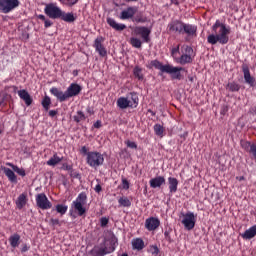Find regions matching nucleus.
<instances>
[{
	"mask_svg": "<svg viewBox=\"0 0 256 256\" xmlns=\"http://www.w3.org/2000/svg\"><path fill=\"white\" fill-rule=\"evenodd\" d=\"M108 224H109V219H107L106 217H102L100 219V225L102 228L106 227V225H108Z\"/></svg>",
	"mask_w": 256,
	"mask_h": 256,
	"instance_id": "nucleus-53",
	"label": "nucleus"
},
{
	"mask_svg": "<svg viewBox=\"0 0 256 256\" xmlns=\"http://www.w3.org/2000/svg\"><path fill=\"white\" fill-rule=\"evenodd\" d=\"M82 92V87L78 83H71L65 92L62 90L52 87L50 89V93L57 98V100L62 103L65 102L73 97L79 96Z\"/></svg>",
	"mask_w": 256,
	"mask_h": 256,
	"instance_id": "nucleus-2",
	"label": "nucleus"
},
{
	"mask_svg": "<svg viewBox=\"0 0 256 256\" xmlns=\"http://www.w3.org/2000/svg\"><path fill=\"white\" fill-rule=\"evenodd\" d=\"M160 225L161 222L157 217H149L145 221V228L147 231H155Z\"/></svg>",
	"mask_w": 256,
	"mask_h": 256,
	"instance_id": "nucleus-17",
	"label": "nucleus"
},
{
	"mask_svg": "<svg viewBox=\"0 0 256 256\" xmlns=\"http://www.w3.org/2000/svg\"><path fill=\"white\" fill-rule=\"evenodd\" d=\"M133 75L138 80H143L142 68L136 67L133 69Z\"/></svg>",
	"mask_w": 256,
	"mask_h": 256,
	"instance_id": "nucleus-43",
	"label": "nucleus"
},
{
	"mask_svg": "<svg viewBox=\"0 0 256 256\" xmlns=\"http://www.w3.org/2000/svg\"><path fill=\"white\" fill-rule=\"evenodd\" d=\"M242 71H243V77L246 84H249L250 87L256 86V80L251 75V71L249 70L248 66L246 64L242 65Z\"/></svg>",
	"mask_w": 256,
	"mask_h": 256,
	"instance_id": "nucleus-15",
	"label": "nucleus"
},
{
	"mask_svg": "<svg viewBox=\"0 0 256 256\" xmlns=\"http://www.w3.org/2000/svg\"><path fill=\"white\" fill-rule=\"evenodd\" d=\"M21 5L19 0H2L0 1V12L3 14H9L13 10L17 9Z\"/></svg>",
	"mask_w": 256,
	"mask_h": 256,
	"instance_id": "nucleus-8",
	"label": "nucleus"
},
{
	"mask_svg": "<svg viewBox=\"0 0 256 256\" xmlns=\"http://www.w3.org/2000/svg\"><path fill=\"white\" fill-rule=\"evenodd\" d=\"M6 106H7V103L5 102V99L3 98V99L0 101V107L5 108Z\"/></svg>",
	"mask_w": 256,
	"mask_h": 256,
	"instance_id": "nucleus-63",
	"label": "nucleus"
},
{
	"mask_svg": "<svg viewBox=\"0 0 256 256\" xmlns=\"http://www.w3.org/2000/svg\"><path fill=\"white\" fill-rule=\"evenodd\" d=\"M229 111V107L228 106H223L222 110H220V114L222 115H226Z\"/></svg>",
	"mask_w": 256,
	"mask_h": 256,
	"instance_id": "nucleus-57",
	"label": "nucleus"
},
{
	"mask_svg": "<svg viewBox=\"0 0 256 256\" xmlns=\"http://www.w3.org/2000/svg\"><path fill=\"white\" fill-rule=\"evenodd\" d=\"M184 24H185L184 22H182L181 20H178V19L171 20L169 22L168 26H166V31L170 35L171 34L182 35Z\"/></svg>",
	"mask_w": 256,
	"mask_h": 256,
	"instance_id": "nucleus-9",
	"label": "nucleus"
},
{
	"mask_svg": "<svg viewBox=\"0 0 256 256\" xmlns=\"http://www.w3.org/2000/svg\"><path fill=\"white\" fill-rule=\"evenodd\" d=\"M125 145L128 148L137 149V144L135 142L130 141V140H126Z\"/></svg>",
	"mask_w": 256,
	"mask_h": 256,
	"instance_id": "nucleus-48",
	"label": "nucleus"
},
{
	"mask_svg": "<svg viewBox=\"0 0 256 256\" xmlns=\"http://www.w3.org/2000/svg\"><path fill=\"white\" fill-rule=\"evenodd\" d=\"M253 145H255L254 143L248 142V141H242L241 142V147L244 149V151H246L247 153H249L253 147Z\"/></svg>",
	"mask_w": 256,
	"mask_h": 256,
	"instance_id": "nucleus-42",
	"label": "nucleus"
},
{
	"mask_svg": "<svg viewBox=\"0 0 256 256\" xmlns=\"http://www.w3.org/2000/svg\"><path fill=\"white\" fill-rule=\"evenodd\" d=\"M3 172L6 177H8L9 181L16 184L17 183V176L13 170L10 168L4 167Z\"/></svg>",
	"mask_w": 256,
	"mask_h": 256,
	"instance_id": "nucleus-29",
	"label": "nucleus"
},
{
	"mask_svg": "<svg viewBox=\"0 0 256 256\" xmlns=\"http://www.w3.org/2000/svg\"><path fill=\"white\" fill-rule=\"evenodd\" d=\"M118 204H120L121 207L129 208L131 206V201L127 197H121L118 199Z\"/></svg>",
	"mask_w": 256,
	"mask_h": 256,
	"instance_id": "nucleus-39",
	"label": "nucleus"
},
{
	"mask_svg": "<svg viewBox=\"0 0 256 256\" xmlns=\"http://www.w3.org/2000/svg\"><path fill=\"white\" fill-rule=\"evenodd\" d=\"M80 152L82 155H85L86 157H88V154L90 151H88V148L86 146H82Z\"/></svg>",
	"mask_w": 256,
	"mask_h": 256,
	"instance_id": "nucleus-54",
	"label": "nucleus"
},
{
	"mask_svg": "<svg viewBox=\"0 0 256 256\" xmlns=\"http://www.w3.org/2000/svg\"><path fill=\"white\" fill-rule=\"evenodd\" d=\"M63 161V158L58 157L57 153H54L53 156L46 162V165L50 167H55Z\"/></svg>",
	"mask_w": 256,
	"mask_h": 256,
	"instance_id": "nucleus-31",
	"label": "nucleus"
},
{
	"mask_svg": "<svg viewBox=\"0 0 256 256\" xmlns=\"http://www.w3.org/2000/svg\"><path fill=\"white\" fill-rule=\"evenodd\" d=\"M126 99L130 100V104L137 108L139 104V98L136 92H130L128 95H126Z\"/></svg>",
	"mask_w": 256,
	"mask_h": 256,
	"instance_id": "nucleus-30",
	"label": "nucleus"
},
{
	"mask_svg": "<svg viewBox=\"0 0 256 256\" xmlns=\"http://www.w3.org/2000/svg\"><path fill=\"white\" fill-rule=\"evenodd\" d=\"M118 239L117 237H112L110 239V247H106L105 243H101L100 245L94 246L89 252L88 256H106L111 254L117 249Z\"/></svg>",
	"mask_w": 256,
	"mask_h": 256,
	"instance_id": "nucleus-3",
	"label": "nucleus"
},
{
	"mask_svg": "<svg viewBox=\"0 0 256 256\" xmlns=\"http://www.w3.org/2000/svg\"><path fill=\"white\" fill-rule=\"evenodd\" d=\"M131 21L133 23H146L147 22V18L146 16L143 14V12H138L136 14H134L133 18L131 19Z\"/></svg>",
	"mask_w": 256,
	"mask_h": 256,
	"instance_id": "nucleus-33",
	"label": "nucleus"
},
{
	"mask_svg": "<svg viewBox=\"0 0 256 256\" xmlns=\"http://www.w3.org/2000/svg\"><path fill=\"white\" fill-rule=\"evenodd\" d=\"M37 17H38V19H40V20H42V21H46V20H47V19H46V16H45V15H42V14L38 15Z\"/></svg>",
	"mask_w": 256,
	"mask_h": 256,
	"instance_id": "nucleus-64",
	"label": "nucleus"
},
{
	"mask_svg": "<svg viewBox=\"0 0 256 256\" xmlns=\"http://www.w3.org/2000/svg\"><path fill=\"white\" fill-rule=\"evenodd\" d=\"M105 39L102 36H99L94 40L93 48L98 52L100 57H106L107 56V50L105 46L103 45Z\"/></svg>",
	"mask_w": 256,
	"mask_h": 256,
	"instance_id": "nucleus-14",
	"label": "nucleus"
},
{
	"mask_svg": "<svg viewBox=\"0 0 256 256\" xmlns=\"http://www.w3.org/2000/svg\"><path fill=\"white\" fill-rule=\"evenodd\" d=\"M197 30H198L197 26L184 23V25H183V34L187 35L185 40L189 41L190 37H197Z\"/></svg>",
	"mask_w": 256,
	"mask_h": 256,
	"instance_id": "nucleus-18",
	"label": "nucleus"
},
{
	"mask_svg": "<svg viewBox=\"0 0 256 256\" xmlns=\"http://www.w3.org/2000/svg\"><path fill=\"white\" fill-rule=\"evenodd\" d=\"M129 187H130V184H129L127 178H123V177H122V189L128 190Z\"/></svg>",
	"mask_w": 256,
	"mask_h": 256,
	"instance_id": "nucleus-50",
	"label": "nucleus"
},
{
	"mask_svg": "<svg viewBox=\"0 0 256 256\" xmlns=\"http://www.w3.org/2000/svg\"><path fill=\"white\" fill-rule=\"evenodd\" d=\"M226 89L228 91H230L231 93L239 92L240 91V85L235 81L228 82Z\"/></svg>",
	"mask_w": 256,
	"mask_h": 256,
	"instance_id": "nucleus-34",
	"label": "nucleus"
},
{
	"mask_svg": "<svg viewBox=\"0 0 256 256\" xmlns=\"http://www.w3.org/2000/svg\"><path fill=\"white\" fill-rule=\"evenodd\" d=\"M116 105L118 108L125 110L127 108L135 109L133 104L130 103V100L126 97H120L117 99Z\"/></svg>",
	"mask_w": 256,
	"mask_h": 256,
	"instance_id": "nucleus-22",
	"label": "nucleus"
},
{
	"mask_svg": "<svg viewBox=\"0 0 256 256\" xmlns=\"http://www.w3.org/2000/svg\"><path fill=\"white\" fill-rule=\"evenodd\" d=\"M105 158L101 152L89 151L88 157H86V164L92 169L103 166Z\"/></svg>",
	"mask_w": 256,
	"mask_h": 256,
	"instance_id": "nucleus-4",
	"label": "nucleus"
},
{
	"mask_svg": "<svg viewBox=\"0 0 256 256\" xmlns=\"http://www.w3.org/2000/svg\"><path fill=\"white\" fill-rule=\"evenodd\" d=\"M26 203H27L26 194L25 193L20 194L17 201H16L17 208L19 210H22L25 207Z\"/></svg>",
	"mask_w": 256,
	"mask_h": 256,
	"instance_id": "nucleus-32",
	"label": "nucleus"
},
{
	"mask_svg": "<svg viewBox=\"0 0 256 256\" xmlns=\"http://www.w3.org/2000/svg\"><path fill=\"white\" fill-rule=\"evenodd\" d=\"M241 238L244 240L254 239L256 236V225L251 226L249 229L244 231L243 234H240Z\"/></svg>",
	"mask_w": 256,
	"mask_h": 256,
	"instance_id": "nucleus-24",
	"label": "nucleus"
},
{
	"mask_svg": "<svg viewBox=\"0 0 256 256\" xmlns=\"http://www.w3.org/2000/svg\"><path fill=\"white\" fill-rule=\"evenodd\" d=\"M154 133L162 138L163 134L165 133V128H163L161 124L157 123L154 125Z\"/></svg>",
	"mask_w": 256,
	"mask_h": 256,
	"instance_id": "nucleus-38",
	"label": "nucleus"
},
{
	"mask_svg": "<svg viewBox=\"0 0 256 256\" xmlns=\"http://www.w3.org/2000/svg\"><path fill=\"white\" fill-rule=\"evenodd\" d=\"M165 183H166V178L163 176H157L149 180V186L152 189L160 188Z\"/></svg>",
	"mask_w": 256,
	"mask_h": 256,
	"instance_id": "nucleus-19",
	"label": "nucleus"
},
{
	"mask_svg": "<svg viewBox=\"0 0 256 256\" xmlns=\"http://www.w3.org/2000/svg\"><path fill=\"white\" fill-rule=\"evenodd\" d=\"M132 250L142 251L145 248V242L142 238H133L131 241Z\"/></svg>",
	"mask_w": 256,
	"mask_h": 256,
	"instance_id": "nucleus-23",
	"label": "nucleus"
},
{
	"mask_svg": "<svg viewBox=\"0 0 256 256\" xmlns=\"http://www.w3.org/2000/svg\"><path fill=\"white\" fill-rule=\"evenodd\" d=\"M51 105V99L48 95H45L43 100H42V107L44 108L45 111H48Z\"/></svg>",
	"mask_w": 256,
	"mask_h": 256,
	"instance_id": "nucleus-41",
	"label": "nucleus"
},
{
	"mask_svg": "<svg viewBox=\"0 0 256 256\" xmlns=\"http://www.w3.org/2000/svg\"><path fill=\"white\" fill-rule=\"evenodd\" d=\"M64 11L55 3L46 4L44 13L51 19H60Z\"/></svg>",
	"mask_w": 256,
	"mask_h": 256,
	"instance_id": "nucleus-7",
	"label": "nucleus"
},
{
	"mask_svg": "<svg viewBox=\"0 0 256 256\" xmlns=\"http://www.w3.org/2000/svg\"><path fill=\"white\" fill-rule=\"evenodd\" d=\"M193 48L188 45L181 46V56L179 58H174L179 65H188L193 62Z\"/></svg>",
	"mask_w": 256,
	"mask_h": 256,
	"instance_id": "nucleus-5",
	"label": "nucleus"
},
{
	"mask_svg": "<svg viewBox=\"0 0 256 256\" xmlns=\"http://www.w3.org/2000/svg\"><path fill=\"white\" fill-rule=\"evenodd\" d=\"M134 34L137 36H140L142 38V41L146 44H149L151 39V28L146 27V26H137L134 28Z\"/></svg>",
	"mask_w": 256,
	"mask_h": 256,
	"instance_id": "nucleus-12",
	"label": "nucleus"
},
{
	"mask_svg": "<svg viewBox=\"0 0 256 256\" xmlns=\"http://www.w3.org/2000/svg\"><path fill=\"white\" fill-rule=\"evenodd\" d=\"M87 204V194L86 192H81L78 194L77 198L73 201L72 207L75 212H77L78 216L82 217L86 214V207Z\"/></svg>",
	"mask_w": 256,
	"mask_h": 256,
	"instance_id": "nucleus-6",
	"label": "nucleus"
},
{
	"mask_svg": "<svg viewBox=\"0 0 256 256\" xmlns=\"http://www.w3.org/2000/svg\"><path fill=\"white\" fill-rule=\"evenodd\" d=\"M93 127L96 128V129L101 128L102 127V121L98 120L97 122H94Z\"/></svg>",
	"mask_w": 256,
	"mask_h": 256,
	"instance_id": "nucleus-58",
	"label": "nucleus"
},
{
	"mask_svg": "<svg viewBox=\"0 0 256 256\" xmlns=\"http://www.w3.org/2000/svg\"><path fill=\"white\" fill-rule=\"evenodd\" d=\"M10 246L13 249H16L19 245H21V235L14 233L9 238Z\"/></svg>",
	"mask_w": 256,
	"mask_h": 256,
	"instance_id": "nucleus-27",
	"label": "nucleus"
},
{
	"mask_svg": "<svg viewBox=\"0 0 256 256\" xmlns=\"http://www.w3.org/2000/svg\"><path fill=\"white\" fill-rule=\"evenodd\" d=\"M152 254L153 255H158L159 254V248L157 246H153L151 248Z\"/></svg>",
	"mask_w": 256,
	"mask_h": 256,
	"instance_id": "nucleus-59",
	"label": "nucleus"
},
{
	"mask_svg": "<svg viewBox=\"0 0 256 256\" xmlns=\"http://www.w3.org/2000/svg\"><path fill=\"white\" fill-rule=\"evenodd\" d=\"M178 180L177 178L169 177L168 178V186H169V193L175 194L178 190Z\"/></svg>",
	"mask_w": 256,
	"mask_h": 256,
	"instance_id": "nucleus-26",
	"label": "nucleus"
},
{
	"mask_svg": "<svg viewBox=\"0 0 256 256\" xmlns=\"http://www.w3.org/2000/svg\"><path fill=\"white\" fill-rule=\"evenodd\" d=\"M181 71L186 70L183 67H174L172 65H169L168 69H166L164 73L171 75L172 80H182L183 75L181 74Z\"/></svg>",
	"mask_w": 256,
	"mask_h": 256,
	"instance_id": "nucleus-13",
	"label": "nucleus"
},
{
	"mask_svg": "<svg viewBox=\"0 0 256 256\" xmlns=\"http://www.w3.org/2000/svg\"><path fill=\"white\" fill-rule=\"evenodd\" d=\"M130 44L133 48H136V49H141L142 48V41L139 40L138 38L132 37L130 39Z\"/></svg>",
	"mask_w": 256,
	"mask_h": 256,
	"instance_id": "nucleus-40",
	"label": "nucleus"
},
{
	"mask_svg": "<svg viewBox=\"0 0 256 256\" xmlns=\"http://www.w3.org/2000/svg\"><path fill=\"white\" fill-rule=\"evenodd\" d=\"M87 117L85 115V113H83V111L79 110L76 112V115L73 116V120L76 123H80L81 121H86Z\"/></svg>",
	"mask_w": 256,
	"mask_h": 256,
	"instance_id": "nucleus-35",
	"label": "nucleus"
},
{
	"mask_svg": "<svg viewBox=\"0 0 256 256\" xmlns=\"http://www.w3.org/2000/svg\"><path fill=\"white\" fill-rule=\"evenodd\" d=\"M171 232H173V229L171 228H168L164 231V238L166 241H168L169 243H172L173 242V239H171Z\"/></svg>",
	"mask_w": 256,
	"mask_h": 256,
	"instance_id": "nucleus-45",
	"label": "nucleus"
},
{
	"mask_svg": "<svg viewBox=\"0 0 256 256\" xmlns=\"http://www.w3.org/2000/svg\"><path fill=\"white\" fill-rule=\"evenodd\" d=\"M138 9L136 6H129L125 10L121 12L120 19L125 20H132L134 16L136 15Z\"/></svg>",
	"mask_w": 256,
	"mask_h": 256,
	"instance_id": "nucleus-16",
	"label": "nucleus"
},
{
	"mask_svg": "<svg viewBox=\"0 0 256 256\" xmlns=\"http://www.w3.org/2000/svg\"><path fill=\"white\" fill-rule=\"evenodd\" d=\"M59 2L67 7H73L79 0H59Z\"/></svg>",
	"mask_w": 256,
	"mask_h": 256,
	"instance_id": "nucleus-44",
	"label": "nucleus"
},
{
	"mask_svg": "<svg viewBox=\"0 0 256 256\" xmlns=\"http://www.w3.org/2000/svg\"><path fill=\"white\" fill-rule=\"evenodd\" d=\"M94 191H96V193H101L102 192V186L100 184H98L96 187H94Z\"/></svg>",
	"mask_w": 256,
	"mask_h": 256,
	"instance_id": "nucleus-61",
	"label": "nucleus"
},
{
	"mask_svg": "<svg viewBox=\"0 0 256 256\" xmlns=\"http://www.w3.org/2000/svg\"><path fill=\"white\" fill-rule=\"evenodd\" d=\"M68 210H69V206H66L63 204H58L56 206V211L58 214H60L61 217H63Z\"/></svg>",
	"mask_w": 256,
	"mask_h": 256,
	"instance_id": "nucleus-37",
	"label": "nucleus"
},
{
	"mask_svg": "<svg viewBox=\"0 0 256 256\" xmlns=\"http://www.w3.org/2000/svg\"><path fill=\"white\" fill-rule=\"evenodd\" d=\"M6 165H8L10 168H12L13 171L16 172L18 175H20L21 177L26 176V172L23 168H19L17 165H14L11 163H8Z\"/></svg>",
	"mask_w": 256,
	"mask_h": 256,
	"instance_id": "nucleus-36",
	"label": "nucleus"
},
{
	"mask_svg": "<svg viewBox=\"0 0 256 256\" xmlns=\"http://www.w3.org/2000/svg\"><path fill=\"white\" fill-rule=\"evenodd\" d=\"M181 224L184 225L187 231H192L196 226V216L193 212L183 213V220H181Z\"/></svg>",
	"mask_w": 256,
	"mask_h": 256,
	"instance_id": "nucleus-11",
	"label": "nucleus"
},
{
	"mask_svg": "<svg viewBox=\"0 0 256 256\" xmlns=\"http://www.w3.org/2000/svg\"><path fill=\"white\" fill-rule=\"evenodd\" d=\"M249 154L254 156V158L256 159V144L252 145Z\"/></svg>",
	"mask_w": 256,
	"mask_h": 256,
	"instance_id": "nucleus-56",
	"label": "nucleus"
},
{
	"mask_svg": "<svg viewBox=\"0 0 256 256\" xmlns=\"http://www.w3.org/2000/svg\"><path fill=\"white\" fill-rule=\"evenodd\" d=\"M177 53H180V45H178V46H176V47H173V48L171 49V56L173 57V59L176 58L175 55H176Z\"/></svg>",
	"mask_w": 256,
	"mask_h": 256,
	"instance_id": "nucleus-49",
	"label": "nucleus"
},
{
	"mask_svg": "<svg viewBox=\"0 0 256 256\" xmlns=\"http://www.w3.org/2000/svg\"><path fill=\"white\" fill-rule=\"evenodd\" d=\"M107 24L110 28L116 31H123L127 29V26L125 24H119L114 18H107L106 19Z\"/></svg>",
	"mask_w": 256,
	"mask_h": 256,
	"instance_id": "nucleus-21",
	"label": "nucleus"
},
{
	"mask_svg": "<svg viewBox=\"0 0 256 256\" xmlns=\"http://www.w3.org/2000/svg\"><path fill=\"white\" fill-rule=\"evenodd\" d=\"M70 177L74 178V179H81V174L75 170H70Z\"/></svg>",
	"mask_w": 256,
	"mask_h": 256,
	"instance_id": "nucleus-47",
	"label": "nucleus"
},
{
	"mask_svg": "<svg viewBox=\"0 0 256 256\" xmlns=\"http://www.w3.org/2000/svg\"><path fill=\"white\" fill-rule=\"evenodd\" d=\"M150 65H152L156 70H161L162 73H165L170 66V64L162 65L159 60L150 61Z\"/></svg>",
	"mask_w": 256,
	"mask_h": 256,
	"instance_id": "nucleus-28",
	"label": "nucleus"
},
{
	"mask_svg": "<svg viewBox=\"0 0 256 256\" xmlns=\"http://www.w3.org/2000/svg\"><path fill=\"white\" fill-rule=\"evenodd\" d=\"M18 96L21 100L25 101V104L27 107H30L33 103V98L31 97V95L29 94V92H27L25 89H21L18 91Z\"/></svg>",
	"mask_w": 256,
	"mask_h": 256,
	"instance_id": "nucleus-20",
	"label": "nucleus"
},
{
	"mask_svg": "<svg viewBox=\"0 0 256 256\" xmlns=\"http://www.w3.org/2000/svg\"><path fill=\"white\" fill-rule=\"evenodd\" d=\"M50 225L52 227H56V226H62V221L61 220H58V219H50Z\"/></svg>",
	"mask_w": 256,
	"mask_h": 256,
	"instance_id": "nucleus-46",
	"label": "nucleus"
},
{
	"mask_svg": "<svg viewBox=\"0 0 256 256\" xmlns=\"http://www.w3.org/2000/svg\"><path fill=\"white\" fill-rule=\"evenodd\" d=\"M36 205L43 211L53 208V204L49 201L45 193H38L36 195Z\"/></svg>",
	"mask_w": 256,
	"mask_h": 256,
	"instance_id": "nucleus-10",
	"label": "nucleus"
},
{
	"mask_svg": "<svg viewBox=\"0 0 256 256\" xmlns=\"http://www.w3.org/2000/svg\"><path fill=\"white\" fill-rule=\"evenodd\" d=\"M51 26H53V22H52L51 20H49V19H46V20L44 21V27H45V29H48V28H50Z\"/></svg>",
	"mask_w": 256,
	"mask_h": 256,
	"instance_id": "nucleus-55",
	"label": "nucleus"
},
{
	"mask_svg": "<svg viewBox=\"0 0 256 256\" xmlns=\"http://www.w3.org/2000/svg\"><path fill=\"white\" fill-rule=\"evenodd\" d=\"M31 249V246L29 244H22L21 245V253L29 252Z\"/></svg>",
	"mask_w": 256,
	"mask_h": 256,
	"instance_id": "nucleus-51",
	"label": "nucleus"
},
{
	"mask_svg": "<svg viewBox=\"0 0 256 256\" xmlns=\"http://www.w3.org/2000/svg\"><path fill=\"white\" fill-rule=\"evenodd\" d=\"M57 113H58L57 110H50V111H49V116H50L51 118H54V117L57 115Z\"/></svg>",
	"mask_w": 256,
	"mask_h": 256,
	"instance_id": "nucleus-62",
	"label": "nucleus"
},
{
	"mask_svg": "<svg viewBox=\"0 0 256 256\" xmlns=\"http://www.w3.org/2000/svg\"><path fill=\"white\" fill-rule=\"evenodd\" d=\"M86 113H88L89 115H94L95 110L93 107H88V108H86Z\"/></svg>",
	"mask_w": 256,
	"mask_h": 256,
	"instance_id": "nucleus-60",
	"label": "nucleus"
},
{
	"mask_svg": "<svg viewBox=\"0 0 256 256\" xmlns=\"http://www.w3.org/2000/svg\"><path fill=\"white\" fill-rule=\"evenodd\" d=\"M59 19L66 23H74L77 20V16H74L73 12H62Z\"/></svg>",
	"mask_w": 256,
	"mask_h": 256,
	"instance_id": "nucleus-25",
	"label": "nucleus"
},
{
	"mask_svg": "<svg viewBox=\"0 0 256 256\" xmlns=\"http://www.w3.org/2000/svg\"><path fill=\"white\" fill-rule=\"evenodd\" d=\"M61 169L70 172V171H72L73 166L71 164L64 163V164H62Z\"/></svg>",
	"mask_w": 256,
	"mask_h": 256,
	"instance_id": "nucleus-52",
	"label": "nucleus"
},
{
	"mask_svg": "<svg viewBox=\"0 0 256 256\" xmlns=\"http://www.w3.org/2000/svg\"><path fill=\"white\" fill-rule=\"evenodd\" d=\"M211 31L207 37V43L211 45L228 44L229 35L231 34V27L222 23L219 19L211 26Z\"/></svg>",
	"mask_w": 256,
	"mask_h": 256,
	"instance_id": "nucleus-1",
	"label": "nucleus"
}]
</instances>
